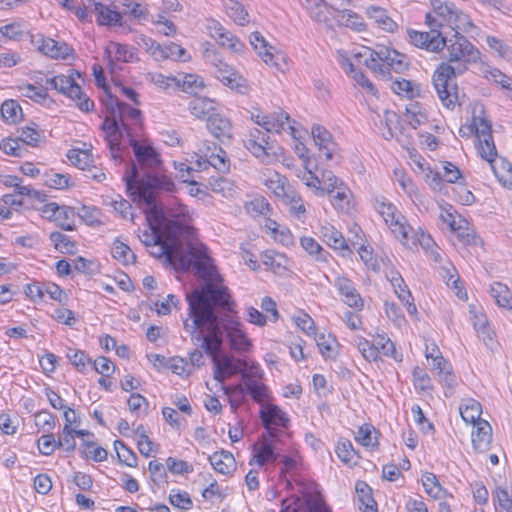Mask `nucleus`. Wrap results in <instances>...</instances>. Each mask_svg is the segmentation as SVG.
<instances>
[{
    "label": "nucleus",
    "mask_w": 512,
    "mask_h": 512,
    "mask_svg": "<svg viewBox=\"0 0 512 512\" xmlns=\"http://www.w3.org/2000/svg\"><path fill=\"white\" fill-rule=\"evenodd\" d=\"M67 158L71 161V163L82 169H88L90 167L92 160L91 154L87 150L80 149H71L67 153Z\"/></svg>",
    "instance_id": "obj_55"
},
{
    "label": "nucleus",
    "mask_w": 512,
    "mask_h": 512,
    "mask_svg": "<svg viewBox=\"0 0 512 512\" xmlns=\"http://www.w3.org/2000/svg\"><path fill=\"white\" fill-rule=\"evenodd\" d=\"M156 51L157 52L153 51V57L156 60L171 58L174 60L186 62L190 59V55L188 54V52L180 45L174 42H169L165 45H157Z\"/></svg>",
    "instance_id": "obj_26"
},
{
    "label": "nucleus",
    "mask_w": 512,
    "mask_h": 512,
    "mask_svg": "<svg viewBox=\"0 0 512 512\" xmlns=\"http://www.w3.org/2000/svg\"><path fill=\"white\" fill-rule=\"evenodd\" d=\"M63 87L58 88L57 91L72 100H76V106L83 112H91L94 109V102L82 92L80 85L75 81L72 76H65L63 74Z\"/></svg>",
    "instance_id": "obj_10"
},
{
    "label": "nucleus",
    "mask_w": 512,
    "mask_h": 512,
    "mask_svg": "<svg viewBox=\"0 0 512 512\" xmlns=\"http://www.w3.org/2000/svg\"><path fill=\"white\" fill-rule=\"evenodd\" d=\"M490 295L495 299L498 306L511 309L512 308V292L510 289L499 282L491 285Z\"/></svg>",
    "instance_id": "obj_38"
},
{
    "label": "nucleus",
    "mask_w": 512,
    "mask_h": 512,
    "mask_svg": "<svg viewBox=\"0 0 512 512\" xmlns=\"http://www.w3.org/2000/svg\"><path fill=\"white\" fill-rule=\"evenodd\" d=\"M260 418L264 427L280 426L286 427L289 419L277 405L267 404L260 410Z\"/></svg>",
    "instance_id": "obj_23"
},
{
    "label": "nucleus",
    "mask_w": 512,
    "mask_h": 512,
    "mask_svg": "<svg viewBox=\"0 0 512 512\" xmlns=\"http://www.w3.org/2000/svg\"><path fill=\"white\" fill-rule=\"evenodd\" d=\"M190 113L199 119H206L217 111L213 101L208 98H194L189 102Z\"/></svg>",
    "instance_id": "obj_35"
},
{
    "label": "nucleus",
    "mask_w": 512,
    "mask_h": 512,
    "mask_svg": "<svg viewBox=\"0 0 512 512\" xmlns=\"http://www.w3.org/2000/svg\"><path fill=\"white\" fill-rule=\"evenodd\" d=\"M478 139V150L481 157L489 162L498 156L492 134H486Z\"/></svg>",
    "instance_id": "obj_52"
},
{
    "label": "nucleus",
    "mask_w": 512,
    "mask_h": 512,
    "mask_svg": "<svg viewBox=\"0 0 512 512\" xmlns=\"http://www.w3.org/2000/svg\"><path fill=\"white\" fill-rule=\"evenodd\" d=\"M253 449L255 454L249 462L250 465L255 461L259 466H263L266 462L273 463L278 458L273 441L269 440L266 435L260 437L258 443L253 446Z\"/></svg>",
    "instance_id": "obj_20"
},
{
    "label": "nucleus",
    "mask_w": 512,
    "mask_h": 512,
    "mask_svg": "<svg viewBox=\"0 0 512 512\" xmlns=\"http://www.w3.org/2000/svg\"><path fill=\"white\" fill-rule=\"evenodd\" d=\"M466 70V65L458 64L456 67L447 63L439 65L433 74V85L444 107L454 109L458 102V88L455 78Z\"/></svg>",
    "instance_id": "obj_2"
},
{
    "label": "nucleus",
    "mask_w": 512,
    "mask_h": 512,
    "mask_svg": "<svg viewBox=\"0 0 512 512\" xmlns=\"http://www.w3.org/2000/svg\"><path fill=\"white\" fill-rule=\"evenodd\" d=\"M374 345L378 346V354L382 353L385 356L392 357L396 361L402 360V355L399 354L395 348V344L384 334H379L373 341Z\"/></svg>",
    "instance_id": "obj_49"
},
{
    "label": "nucleus",
    "mask_w": 512,
    "mask_h": 512,
    "mask_svg": "<svg viewBox=\"0 0 512 512\" xmlns=\"http://www.w3.org/2000/svg\"><path fill=\"white\" fill-rule=\"evenodd\" d=\"M312 136L319 150H325L326 160H332L335 143L332 141L331 133L323 126L315 125L312 127Z\"/></svg>",
    "instance_id": "obj_29"
},
{
    "label": "nucleus",
    "mask_w": 512,
    "mask_h": 512,
    "mask_svg": "<svg viewBox=\"0 0 512 512\" xmlns=\"http://www.w3.org/2000/svg\"><path fill=\"white\" fill-rule=\"evenodd\" d=\"M1 115L5 121L16 123L18 113H22V108L15 100H6L1 105Z\"/></svg>",
    "instance_id": "obj_61"
},
{
    "label": "nucleus",
    "mask_w": 512,
    "mask_h": 512,
    "mask_svg": "<svg viewBox=\"0 0 512 512\" xmlns=\"http://www.w3.org/2000/svg\"><path fill=\"white\" fill-rule=\"evenodd\" d=\"M49 239L53 242L54 247L63 254H75L77 251L76 242L72 241L67 235L54 231L49 235Z\"/></svg>",
    "instance_id": "obj_39"
},
{
    "label": "nucleus",
    "mask_w": 512,
    "mask_h": 512,
    "mask_svg": "<svg viewBox=\"0 0 512 512\" xmlns=\"http://www.w3.org/2000/svg\"><path fill=\"white\" fill-rule=\"evenodd\" d=\"M368 17L373 20L378 27L387 32H394L397 28V24L390 18L386 11L377 6H370L366 10Z\"/></svg>",
    "instance_id": "obj_34"
},
{
    "label": "nucleus",
    "mask_w": 512,
    "mask_h": 512,
    "mask_svg": "<svg viewBox=\"0 0 512 512\" xmlns=\"http://www.w3.org/2000/svg\"><path fill=\"white\" fill-rule=\"evenodd\" d=\"M176 86L181 87L188 94H197L199 90L204 88V83L197 75L185 74L177 77Z\"/></svg>",
    "instance_id": "obj_42"
},
{
    "label": "nucleus",
    "mask_w": 512,
    "mask_h": 512,
    "mask_svg": "<svg viewBox=\"0 0 512 512\" xmlns=\"http://www.w3.org/2000/svg\"><path fill=\"white\" fill-rule=\"evenodd\" d=\"M391 89L398 95L413 99L421 96V85L406 79H396L391 84Z\"/></svg>",
    "instance_id": "obj_36"
},
{
    "label": "nucleus",
    "mask_w": 512,
    "mask_h": 512,
    "mask_svg": "<svg viewBox=\"0 0 512 512\" xmlns=\"http://www.w3.org/2000/svg\"><path fill=\"white\" fill-rule=\"evenodd\" d=\"M336 454L339 459L347 464L356 463L357 452L349 440L339 441L336 446Z\"/></svg>",
    "instance_id": "obj_54"
},
{
    "label": "nucleus",
    "mask_w": 512,
    "mask_h": 512,
    "mask_svg": "<svg viewBox=\"0 0 512 512\" xmlns=\"http://www.w3.org/2000/svg\"><path fill=\"white\" fill-rule=\"evenodd\" d=\"M307 9L313 20L331 26L334 12L339 11L336 5H330L325 0H305Z\"/></svg>",
    "instance_id": "obj_18"
},
{
    "label": "nucleus",
    "mask_w": 512,
    "mask_h": 512,
    "mask_svg": "<svg viewBox=\"0 0 512 512\" xmlns=\"http://www.w3.org/2000/svg\"><path fill=\"white\" fill-rule=\"evenodd\" d=\"M447 25H449L455 33L460 31L468 32L469 29L474 26L470 21L469 16L457 7L454 10L453 15L450 16V20L447 22Z\"/></svg>",
    "instance_id": "obj_48"
},
{
    "label": "nucleus",
    "mask_w": 512,
    "mask_h": 512,
    "mask_svg": "<svg viewBox=\"0 0 512 512\" xmlns=\"http://www.w3.org/2000/svg\"><path fill=\"white\" fill-rule=\"evenodd\" d=\"M209 461L215 471L225 475L232 472L236 467V461L233 454L225 450L214 452L209 456Z\"/></svg>",
    "instance_id": "obj_30"
},
{
    "label": "nucleus",
    "mask_w": 512,
    "mask_h": 512,
    "mask_svg": "<svg viewBox=\"0 0 512 512\" xmlns=\"http://www.w3.org/2000/svg\"><path fill=\"white\" fill-rule=\"evenodd\" d=\"M338 22L358 32L365 30V23L362 17L350 10L343 9Z\"/></svg>",
    "instance_id": "obj_59"
},
{
    "label": "nucleus",
    "mask_w": 512,
    "mask_h": 512,
    "mask_svg": "<svg viewBox=\"0 0 512 512\" xmlns=\"http://www.w3.org/2000/svg\"><path fill=\"white\" fill-rule=\"evenodd\" d=\"M130 145L138 163L142 168L155 169L160 166V156L151 145L141 144L135 138H131Z\"/></svg>",
    "instance_id": "obj_13"
},
{
    "label": "nucleus",
    "mask_w": 512,
    "mask_h": 512,
    "mask_svg": "<svg viewBox=\"0 0 512 512\" xmlns=\"http://www.w3.org/2000/svg\"><path fill=\"white\" fill-rule=\"evenodd\" d=\"M219 291L214 289L213 283H206L199 289L193 290L187 295L189 304V316L191 323L188 320L184 321V328L187 332L194 333L196 330L204 328V308H206V301L216 300L219 297Z\"/></svg>",
    "instance_id": "obj_4"
},
{
    "label": "nucleus",
    "mask_w": 512,
    "mask_h": 512,
    "mask_svg": "<svg viewBox=\"0 0 512 512\" xmlns=\"http://www.w3.org/2000/svg\"><path fill=\"white\" fill-rule=\"evenodd\" d=\"M145 213L149 226L164 227L167 221H183L187 223L186 217L188 216V210L185 206L181 208L179 213L172 215V217L177 219H166L162 208L158 204L147 207Z\"/></svg>",
    "instance_id": "obj_22"
},
{
    "label": "nucleus",
    "mask_w": 512,
    "mask_h": 512,
    "mask_svg": "<svg viewBox=\"0 0 512 512\" xmlns=\"http://www.w3.org/2000/svg\"><path fill=\"white\" fill-rule=\"evenodd\" d=\"M94 12L97 15V23L99 25H122V12L112 10L102 3H94Z\"/></svg>",
    "instance_id": "obj_32"
},
{
    "label": "nucleus",
    "mask_w": 512,
    "mask_h": 512,
    "mask_svg": "<svg viewBox=\"0 0 512 512\" xmlns=\"http://www.w3.org/2000/svg\"><path fill=\"white\" fill-rule=\"evenodd\" d=\"M192 228L183 221H167L163 227V235L157 244L149 248V253L155 258L165 257L166 261L175 268L187 271L194 267L200 277L212 278L216 267L208 255L204 245L192 243Z\"/></svg>",
    "instance_id": "obj_1"
},
{
    "label": "nucleus",
    "mask_w": 512,
    "mask_h": 512,
    "mask_svg": "<svg viewBox=\"0 0 512 512\" xmlns=\"http://www.w3.org/2000/svg\"><path fill=\"white\" fill-rule=\"evenodd\" d=\"M76 215L90 226L101 224L99 220L100 211L96 207L82 205L81 208L76 211Z\"/></svg>",
    "instance_id": "obj_64"
},
{
    "label": "nucleus",
    "mask_w": 512,
    "mask_h": 512,
    "mask_svg": "<svg viewBox=\"0 0 512 512\" xmlns=\"http://www.w3.org/2000/svg\"><path fill=\"white\" fill-rule=\"evenodd\" d=\"M474 425L476 430L472 432V445L476 451L486 452L492 441L491 425L486 420H480Z\"/></svg>",
    "instance_id": "obj_21"
},
{
    "label": "nucleus",
    "mask_w": 512,
    "mask_h": 512,
    "mask_svg": "<svg viewBox=\"0 0 512 512\" xmlns=\"http://www.w3.org/2000/svg\"><path fill=\"white\" fill-rule=\"evenodd\" d=\"M250 44L254 47L255 50H259V55L263 57L265 63L277 65V62L275 61L276 56L269 52L267 49L268 43L260 32L255 31L251 34Z\"/></svg>",
    "instance_id": "obj_40"
},
{
    "label": "nucleus",
    "mask_w": 512,
    "mask_h": 512,
    "mask_svg": "<svg viewBox=\"0 0 512 512\" xmlns=\"http://www.w3.org/2000/svg\"><path fill=\"white\" fill-rule=\"evenodd\" d=\"M21 94L37 103H43L47 97L46 87H36L32 84H23L18 87Z\"/></svg>",
    "instance_id": "obj_56"
},
{
    "label": "nucleus",
    "mask_w": 512,
    "mask_h": 512,
    "mask_svg": "<svg viewBox=\"0 0 512 512\" xmlns=\"http://www.w3.org/2000/svg\"><path fill=\"white\" fill-rule=\"evenodd\" d=\"M377 52H378V48L377 49L366 48V50L363 54L357 53V54H355V57L360 58L362 56H366V58L363 61V64L366 65L372 71L377 72V73L381 74L382 76H386L385 64L383 62L379 63V62H381V60L375 54Z\"/></svg>",
    "instance_id": "obj_46"
},
{
    "label": "nucleus",
    "mask_w": 512,
    "mask_h": 512,
    "mask_svg": "<svg viewBox=\"0 0 512 512\" xmlns=\"http://www.w3.org/2000/svg\"><path fill=\"white\" fill-rule=\"evenodd\" d=\"M118 116L108 115L102 124V129L106 132V140L112 152L113 158H116V152L120 150V141L123 138V131L120 128Z\"/></svg>",
    "instance_id": "obj_17"
},
{
    "label": "nucleus",
    "mask_w": 512,
    "mask_h": 512,
    "mask_svg": "<svg viewBox=\"0 0 512 512\" xmlns=\"http://www.w3.org/2000/svg\"><path fill=\"white\" fill-rule=\"evenodd\" d=\"M208 156V162L211 166L221 173H227L230 170V161L226 152L222 148L217 149V153L212 152Z\"/></svg>",
    "instance_id": "obj_58"
},
{
    "label": "nucleus",
    "mask_w": 512,
    "mask_h": 512,
    "mask_svg": "<svg viewBox=\"0 0 512 512\" xmlns=\"http://www.w3.org/2000/svg\"><path fill=\"white\" fill-rule=\"evenodd\" d=\"M223 341V336L217 334H206L204 351L208 356H210L211 360L221 355Z\"/></svg>",
    "instance_id": "obj_57"
},
{
    "label": "nucleus",
    "mask_w": 512,
    "mask_h": 512,
    "mask_svg": "<svg viewBox=\"0 0 512 512\" xmlns=\"http://www.w3.org/2000/svg\"><path fill=\"white\" fill-rule=\"evenodd\" d=\"M330 196V200L335 209L340 212L348 213L351 208V196L350 189L345 184H340L336 188L335 192L327 193Z\"/></svg>",
    "instance_id": "obj_33"
},
{
    "label": "nucleus",
    "mask_w": 512,
    "mask_h": 512,
    "mask_svg": "<svg viewBox=\"0 0 512 512\" xmlns=\"http://www.w3.org/2000/svg\"><path fill=\"white\" fill-rule=\"evenodd\" d=\"M39 50L46 56L53 59H67L73 49L65 42H58L52 38L42 40Z\"/></svg>",
    "instance_id": "obj_25"
},
{
    "label": "nucleus",
    "mask_w": 512,
    "mask_h": 512,
    "mask_svg": "<svg viewBox=\"0 0 512 512\" xmlns=\"http://www.w3.org/2000/svg\"><path fill=\"white\" fill-rule=\"evenodd\" d=\"M408 36L414 46L430 52H439L446 45V38L436 29L429 32L409 30Z\"/></svg>",
    "instance_id": "obj_9"
},
{
    "label": "nucleus",
    "mask_w": 512,
    "mask_h": 512,
    "mask_svg": "<svg viewBox=\"0 0 512 512\" xmlns=\"http://www.w3.org/2000/svg\"><path fill=\"white\" fill-rule=\"evenodd\" d=\"M266 186L272 193L284 201H293L296 197V191L286 183V179L279 174H275L266 182Z\"/></svg>",
    "instance_id": "obj_31"
},
{
    "label": "nucleus",
    "mask_w": 512,
    "mask_h": 512,
    "mask_svg": "<svg viewBox=\"0 0 512 512\" xmlns=\"http://www.w3.org/2000/svg\"><path fill=\"white\" fill-rule=\"evenodd\" d=\"M245 389V393H248L255 402L261 405H263L270 397L268 387L259 381L247 382L245 384Z\"/></svg>",
    "instance_id": "obj_47"
},
{
    "label": "nucleus",
    "mask_w": 512,
    "mask_h": 512,
    "mask_svg": "<svg viewBox=\"0 0 512 512\" xmlns=\"http://www.w3.org/2000/svg\"><path fill=\"white\" fill-rule=\"evenodd\" d=\"M76 216V209L74 207L62 205L60 211L55 216L54 220L57 222V226L65 231H74L75 225L70 222Z\"/></svg>",
    "instance_id": "obj_43"
},
{
    "label": "nucleus",
    "mask_w": 512,
    "mask_h": 512,
    "mask_svg": "<svg viewBox=\"0 0 512 512\" xmlns=\"http://www.w3.org/2000/svg\"><path fill=\"white\" fill-rule=\"evenodd\" d=\"M489 164L499 182L504 187L512 189V164L499 156L490 160Z\"/></svg>",
    "instance_id": "obj_27"
},
{
    "label": "nucleus",
    "mask_w": 512,
    "mask_h": 512,
    "mask_svg": "<svg viewBox=\"0 0 512 512\" xmlns=\"http://www.w3.org/2000/svg\"><path fill=\"white\" fill-rule=\"evenodd\" d=\"M214 289L219 291V297L216 300L206 301V308H204V328L207 330V334H217L223 336L224 324L226 319H222L216 312V308H221L226 311H232L234 301L231 300V296L228 292V288L225 286H217L214 284Z\"/></svg>",
    "instance_id": "obj_5"
},
{
    "label": "nucleus",
    "mask_w": 512,
    "mask_h": 512,
    "mask_svg": "<svg viewBox=\"0 0 512 512\" xmlns=\"http://www.w3.org/2000/svg\"><path fill=\"white\" fill-rule=\"evenodd\" d=\"M114 449L116 450L118 460L121 464L129 467L137 466V455L133 450L127 447L123 441L115 440Z\"/></svg>",
    "instance_id": "obj_44"
},
{
    "label": "nucleus",
    "mask_w": 512,
    "mask_h": 512,
    "mask_svg": "<svg viewBox=\"0 0 512 512\" xmlns=\"http://www.w3.org/2000/svg\"><path fill=\"white\" fill-rule=\"evenodd\" d=\"M374 207L383 217L395 237L404 245H408L409 230H411V227L406 224L405 218L397 212L396 207L393 204L386 202L385 198L375 199Z\"/></svg>",
    "instance_id": "obj_6"
},
{
    "label": "nucleus",
    "mask_w": 512,
    "mask_h": 512,
    "mask_svg": "<svg viewBox=\"0 0 512 512\" xmlns=\"http://www.w3.org/2000/svg\"><path fill=\"white\" fill-rule=\"evenodd\" d=\"M105 106L107 113L118 116L120 122L126 121L127 119H131L136 123L141 122L142 112L139 109L131 107L109 92H107V100L105 101Z\"/></svg>",
    "instance_id": "obj_12"
},
{
    "label": "nucleus",
    "mask_w": 512,
    "mask_h": 512,
    "mask_svg": "<svg viewBox=\"0 0 512 512\" xmlns=\"http://www.w3.org/2000/svg\"><path fill=\"white\" fill-rule=\"evenodd\" d=\"M209 34L221 46L228 48L233 53L241 54L246 49L245 44L242 43L234 34L226 30L219 22L213 20L208 25Z\"/></svg>",
    "instance_id": "obj_11"
},
{
    "label": "nucleus",
    "mask_w": 512,
    "mask_h": 512,
    "mask_svg": "<svg viewBox=\"0 0 512 512\" xmlns=\"http://www.w3.org/2000/svg\"><path fill=\"white\" fill-rule=\"evenodd\" d=\"M18 133V140L32 147L39 146L44 140V136L36 129L35 123H32V126L19 128Z\"/></svg>",
    "instance_id": "obj_41"
},
{
    "label": "nucleus",
    "mask_w": 512,
    "mask_h": 512,
    "mask_svg": "<svg viewBox=\"0 0 512 512\" xmlns=\"http://www.w3.org/2000/svg\"><path fill=\"white\" fill-rule=\"evenodd\" d=\"M207 128L222 143L232 139V123L229 118L218 111L207 118Z\"/></svg>",
    "instance_id": "obj_14"
},
{
    "label": "nucleus",
    "mask_w": 512,
    "mask_h": 512,
    "mask_svg": "<svg viewBox=\"0 0 512 512\" xmlns=\"http://www.w3.org/2000/svg\"><path fill=\"white\" fill-rule=\"evenodd\" d=\"M303 498L309 512H331L320 493L304 492Z\"/></svg>",
    "instance_id": "obj_53"
},
{
    "label": "nucleus",
    "mask_w": 512,
    "mask_h": 512,
    "mask_svg": "<svg viewBox=\"0 0 512 512\" xmlns=\"http://www.w3.org/2000/svg\"><path fill=\"white\" fill-rule=\"evenodd\" d=\"M449 62H476L479 58V51L460 32L454 33L450 39L446 38V45Z\"/></svg>",
    "instance_id": "obj_7"
},
{
    "label": "nucleus",
    "mask_w": 512,
    "mask_h": 512,
    "mask_svg": "<svg viewBox=\"0 0 512 512\" xmlns=\"http://www.w3.org/2000/svg\"><path fill=\"white\" fill-rule=\"evenodd\" d=\"M212 64L215 67V76L225 86L236 90L241 94H245L248 90L246 80L230 65L225 63L216 53H212Z\"/></svg>",
    "instance_id": "obj_8"
},
{
    "label": "nucleus",
    "mask_w": 512,
    "mask_h": 512,
    "mask_svg": "<svg viewBox=\"0 0 512 512\" xmlns=\"http://www.w3.org/2000/svg\"><path fill=\"white\" fill-rule=\"evenodd\" d=\"M70 176L56 172L46 173L44 183L54 189H66L70 185Z\"/></svg>",
    "instance_id": "obj_63"
},
{
    "label": "nucleus",
    "mask_w": 512,
    "mask_h": 512,
    "mask_svg": "<svg viewBox=\"0 0 512 512\" xmlns=\"http://www.w3.org/2000/svg\"><path fill=\"white\" fill-rule=\"evenodd\" d=\"M112 255L125 265L136 261V255L131 251L130 247L118 239L113 243Z\"/></svg>",
    "instance_id": "obj_50"
},
{
    "label": "nucleus",
    "mask_w": 512,
    "mask_h": 512,
    "mask_svg": "<svg viewBox=\"0 0 512 512\" xmlns=\"http://www.w3.org/2000/svg\"><path fill=\"white\" fill-rule=\"evenodd\" d=\"M225 332L229 340L231 349L235 351H245L251 346L240 322L228 318L224 324Z\"/></svg>",
    "instance_id": "obj_15"
},
{
    "label": "nucleus",
    "mask_w": 512,
    "mask_h": 512,
    "mask_svg": "<svg viewBox=\"0 0 512 512\" xmlns=\"http://www.w3.org/2000/svg\"><path fill=\"white\" fill-rule=\"evenodd\" d=\"M212 362L214 364L213 378L220 383L234 374L241 375L242 367L235 364L232 357L227 354H221L213 358Z\"/></svg>",
    "instance_id": "obj_19"
},
{
    "label": "nucleus",
    "mask_w": 512,
    "mask_h": 512,
    "mask_svg": "<svg viewBox=\"0 0 512 512\" xmlns=\"http://www.w3.org/2000/svg\"><path fill=\"white\" fill-rule=\"evenodd\" d=\"M320 233L324 242H326L331 248L341 250L343 252H350L344 236L334 226L330 224L323 225L320 229ZM343 255H345V253H343Z\"/></svg>",
    "instance_id": "obj_28"
},
{
    "label": "nucleus",
    "mask_w": 512,
    "mask_h": 512,
    "mask_svg": "<svg viewBox=\"0 0 512 512\" xmlns=\"http://www.w3.org/2000/svg\"><path fill=\"white\" fill-rule=\"evenodd\" d=\"M335 286L340 294L344 297V302L353 308H361L363 300L357 293L353 283L346 277H338L335 280Z\"/></svg>",
    "instance_id": "obj_24"
},
{
    "label": "nucleus",
    "mask_w": 512,
    "mask_h": 512,
    "mask_svg": "<svg viewBox=\"0 0 512 512\" xmlns=\"http://www.w3.org/2000/svg\"><path fill=\"white\" fill-rule=\"evenodd\" d=\"M375 54L385 64L386 75H390V69L400 73L408 67L406 56L394 49L378 46V52Z\"/></svg>",
    "instance_id": "obj_16"
},
{
    "label": "nucleus",
    "mask_w": 512,
    "mask_h": 512,
    "mask_svg": "<svg viewBox=\"0 0 512 512\" xmlns=\"http://www.w3.org/2000/svg\"><path fill=\"white\" fill-rule=\"evenodd\" d=\"M460 415L462 419L466 423H472L475 424L478 421H480V416L482 413L481 404L474 400V399H468L464 403L460 405L459 408Z\"/></svg>",
    "instance_id": "obj_37"
},
{
    "label": "nucleus",
    "mask_w": 512,
    "mask_h": 512,
    "mask_svg": "<svg viewBox=\"0 0 512 512\" xmlns=\"http://www.w3.org/2000/svg\"><path fill=\"white\" fill-rule=\"evenodd\" d=\"M238 362L243 366L241 371V379L244 384L249 381H258L263 378L264 372L258 363H253L247 367V363L245 361L238 360Z\"/></svg>",
    "instance_id": "obj_60"
},
{
    "label": "nucleus",
    "mask_w": 512,
    "mask_h": 512,
    "mask_svg": "<svg viewBox=\"0 0 512 512\" xmlns=\"http://www.w3.org/2000/svg\"><path fill=\"white\" fill-rule=\"evenodd\" d=\"M55 416L47 410L34 415L35 425L45 432H51L56 426Z\"/></svg>",
    "instance_id": "obj_62"
},
{
    "label": "nucleus",
    "mask_w": 512,
    "mask_h": 512,
    "mask_svg": "<svg viewBox=\"0 0 512 512\" xmlns=\"http://www.w3.org/2000/svg\"><path fill=\"white\" fill-rule=\"evenodd\" d=\"M418 244L423 248L425 252H429V250L437 246L429 234H426L423 231L415 232L411 228V230H409V242L406 246L412 248L417 247Z\"/></svg>",
    "instance_id": "obj_45"
},
{
    "label": "nucleus",
    "mask_w": 512,
    "mask_h": 512,
    "mask_svg": "<svg viewBox=\"0 0 512 512\" xmlns=\"http://www.w3.org/2000/svg\"><path fill=\"white\" fill-rule=\"evenodd\" d=\"M129 175L125 176L126 189L133 201H138L147 207L156 205V190L159 182L154 175L147 173L142 179H139L138 167L134 162L130 163Z\"/></svg>",
    "instance_id": "obj_3"
},
{
    "label": "nucleus",
    "mask_w": 512,
    "mask_h": 512,
    "mask_svg": "<svg viewBox=\"0 0 512 512\" xmlns=\"http://www.w3.org/2000/svg\"><path fill=\"white\" fill-rule=\"evenodd\" d=\"M422 485L427 494L434 498H441L445 490L441 487L437 476L430 472H425L422 475Z\"/></svg>",
    "instance_id": "obj_51"
}]
</instances>
